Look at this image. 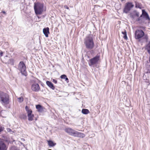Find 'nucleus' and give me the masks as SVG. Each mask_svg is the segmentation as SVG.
Returning a JSON list of instances; mask_svg holds the SVG:
<instances>
[{
    "label": "nucleus",
    "mask_w": 150,
    "mask_h": 150,
    "mask_svg": "<svg viewBox=\"0 0 150 150\" xmlns=\"http://www.w3.org/2000/svg\"><path fill=\"white\" fill-rule=\"evenodd\" d=\"M84 44L86 48L88 50L92 49L94 46V44L92 37L88 36L84 40Z\"/></svg>",
    "instance_id": "1"
},
{
    "label": "nucleus",
    "mask_w": 150,
    "mask_h": 150,
    "mask_svg": "<svg viewBox=\"0 0 150 150\" xmlns=\"http://www.w3.org/2000/svg\"><path fill=\"white\" fill-rule=\"evenodd\" d=\"M0 101L3 104L9 103V96L6 93L0 91Z\"/></svg>",
    "instance_id": "2"
},
{
    "label": "nucleus",
    "mask_w": 150,
    "mask_h": 150,
    "mask_svg": "<svg viewBox=\"0 0 150 150\" xmlns=\"http://www.w3.org/2000/svg\"><path fill=\"white\" fill-rule=\"evenodd\" d=\"M43 4L40 3H34V9L36 14H40L43 11Z\"/></svg>",
    "instance_id": "3"
},
{
    "label": "nucleus",
    "mask_w": 150,
    "mask_h": 150,
    "mask_svg": "<svg viewBox=\"0 0 150 150\" xmlns=\"http://www.w3.org/2000/svg\"><path fill=\"white\" fill-rule=\"evenodd\" d=\"M18 69L22 74L25 76L27 75L26 66L23 62L21 61L20 62L18 65Z\"/></svg>",
    "instance_id": "4"
},
{
    "label": "nucleus",
    "mask_w": 150,
    "mask_h": 150,
    "mask_svg": "<svg viewBox=\"0 0 150 150\" xmlns=\"http://www.w3.org/2000/svg\"><path fill=\"white\" fill-rule=\"evenodd\" d=\"M134 5L132 3L128 2L126 3L123 9V12L126 13H128L129 11L133 7Z\"/></svg>",
    "instance_id": "5"
},
{
    "label": "nucleus",
    "mask_w": 150,
    "mask_h": 150,
    "mask_svg": "<svg viewBox=\"0 0 150 150\" xmlns=\"http://www.w3.org/2000/svg\"><path fill=\"white\" fill-rule=\"evenodd\" d=\"M100 59V56L98 55L90 59L88 62L89 65L90 66H92L96 64Z\"/></svg>",
    "instance_id": "6"
},
{
    "label": "nucleus",
    "mask_w": 150,
    "mask_h": 150,
    "mask_svg": "<svg viewBox=\"0 0 150 150\" xmlns=\"http://www.w3.org/2000/svg\"><path fill=\"white\" fill-rule=\"evenodd\" d=\"M135 34L136 39H139L144 36V33L143 30H138L135 31Z\"/></svg>",
    "instance_id": "7"
},
{
    "label": "nucleus",
    "mask_w": 150,
    "mask_h": 150,
    "mask_svg": "<svg viewBox=\"0 0 150 150\" xmlns=\"http://www.w3.org/2000/svg\"><path fill=\"white\" fill-rule=\"evenodd\" d=\"M64 131L69 134L73 135L74 136L76 132V131L69 127L66 128L64 129Z\"/></svg>",
    "instance_id": "8"
},
{
    "label": "nucleus",
    "mask_w": 150,
    "mask_h": 150,
    "mask_svg": "<svg viewBox=\"0 0 150 150\" xmlns=\"http://www.w3.org/2000/svg\"><path fill=\"white\" fill-rule=\"evenodd\" d=\"M32 90L34 92H38L40 90V88L39 84L37 83L33 84L31 87Z\"/></svg>",
    "instance_id": "9"
},
{
    "label": "nucleus",
    "mask_w": 150,
    "mask_h": 150,
    "mask_svg": "<svg viewBox=\"0 0 150 150\" xmlns=\"http://www.w3.org/2000/svg\"><path fill=\"white\" fill-rule=\"evenodd\" d=\"M142 13L141 15L142 16H143L144 18H145L146 20L149 21L150 20V18L148 13L144 9L142 10Z\"/></svg>",
    "instance_id": "10"
},
{
    "label": "nucleus",
    "mask_w": 150,
    "mask_h": 150,
    "mask_svg": "<svg viewBox=\"0 0 150 150\" xmlns=\"http://www.w3.org/2000/svg\"><path fill=\"white\" fill-rule=\"evenodd\" d=\"M32 111L31 110H28V120L29 121H31L33 120L34 115L32 114Z\"/></svg>",
    "instance_id": "11"
},
{
    "label": "nucleus",
    "mask_w": 150,
    "mask_h": 150,
    "mask_svg": "<svg viewBox=\"0 0 150 150\" xmlns=\"http://www.w3.org/2000/svg\"><path fill=\"white\" fill-rule=\"evenodd\" d=\"M7 147L4 142L2 141H0V150H7Z\"/></svg>",
    "instance_id": "12"
},
{
    "label": "nucleus",
    "mask_w": 150,
    "mask_h": 150,
    "mask_svg": "<svg viewBox=\"0 0 150 150\" xmlns=\"http://www.w3.org/2000/svg\"><path fill=\"white\" fill-rule=\"evenodd\" d=\"M75 134L74 135V137L83 138L85 136V134L83 133L79 132L76 131Z\"/></svg>",
    "instance_id": "13"
},
{
    "label": "nucleus",
    "mask_w": 150,
    "mask_h": 150,
    "mask_svg": "<svg viewBox=\"0 0 150 150\" xmlns=\"http://www.w3.org/2000/svg\"><path fill=\"white\" fill-rule=\"evenodd\" d=\"M43 32L45 37H48V34H50L49 29V28L47 27L44 28L43 30Z\"/></svg>",
    "instance_id": "14"
},
{
    "label": "nucleus",
    "mask_w": 150,
    "mask_h": 150,
    "mask_svg": "<svg viewBox=\"0 0 150 150\" xmlns=\"http://www.w3.org/2000/svg\"><path fill=\"white\" fill-rule=\"evenodd\" d=\"M47 85L51 88L54 90L55 87L52 83L50 81H47L46 82Z\"/></svg>",
    "instance_id": "15"
},
{
    "label": "nucleus",
    "mask_w": 150,
    "mask_h": 150,
    "mask_svg": "<svg viewBox=\"0 0 150 150\" xmlns=\"http://www.w3.org/2000/svg\"><path fill=\"white\" fill-rule=\"evenodd\" d=\"M36 107L38 112H42L43 111V108L41 105H36Z\"/></svg>",
    "instance_id": "16"
},
{
    "label": "nucleus",
    "mask_w": 150,
    "mask_h": 150,
    "mask_svg": "<svg viewBox=\"0 0 150 150\" xmlns=\"http://www.w3.org/2000/svg\"><path fill=\"white\" fill-rule=\"evenodd\" d=\"M47 141L48 143V145L50 147H53L56 144V143H54L51 140H48Z\"/></svg>",
    "instance_id": "17"
},
{
    "label": "nucleus",
    "mask_w": 150,
    "mask_h": 150,
    "mask_svg": "<svg viewBox=\"0 0 150 150\" xmlns=\"http://www.w3.org/2000/svg\"><path fill=\"white\" fill-rule=\"evenodd\" d=\"M135 7L136 8L141 9L142 8V5L140 3H139L137 1H135Z\"/></svg>",
    "instance_id": "18"
},
{
    "label": "nucleus",
    "mask_w": 150,
    "mask_h": 150,
    "mask_svg": "<svg viewBox=\"0 0 150 150\" xmlns=\"http://www.w3.org/2000/svg\"><path fill=\"white\" fill-rule=\"evenodd\" d=\"M145 49L147 50L148 52L150 54V42L146 45Z\"/></svg>",
    "instance_id": "19"
},
{
    "label": "nucleus",
    "mask_w": 150,
    "mask_h": 150,
    "mask_svg": "<svg viewBox=\"0 0 150 150\" xmlns=\"http://www.w3.org/2000/svg\"><path fill=\"white\" fill-rule=\"evenodd\" d=\"M82 112L83 114H87L89 113V111L87 109H83L82 110Z\"/></svg>",
    "instance_id": "20"
},
{
    "label": "nucleus",
    "mask_w": 150,
    "mask_h": 150,
    "mask_svg": "<svg viewBox=\"0 0 150 150\" xmlns=\"http://www.w3.org/2000/svg\"><path fill=\"white\" fill-rule=\"evenodd\" d=\"M60 77L62 79H65V80L67 82L69 81V79L65 75L63 74L61 75Z\"/></svg>",
    "instance_id": "21"
},
{
    "label": "nucleus",
    "mask_w": 150,
    "mask_h": 150,
    "mask_svg": "<svg viewBox=\"0 0 150 150\" xmlns=\"http://www.w3.org/2000/svg\"><path fill=\"white\" fill-rule=\"evenodd\" d=\"M18 99L19 100L18 101L20 102H22L23 100V99L22 97H21L18 98Z\"/></svg>",
    "instance_id": "22"
},
{
    "label": "nucleus",
    "mask_w": 150,
    "mask_h": 150,
    "mask_svg": "<svg viewBox=\"0 0 150 150\" xmlns=\"http://www.w3.org/2000/svg\"><path fill=\"white\" fill-rule=\"evenodd\" d=\"M142 15H141L140 16V17L139 18H138L137 19V21H142Z\"/></svg>",
    "instance_id": "23"
},
{
    "label": "nucleus",
    "mask_w": 150,
    "mask_h": 150,
    "mask_svg": "<svg viewBox=\"0 0 150 150\" xmlns=\"http://www.w3.org/2000/svg\"><path fill=\"white\" fill-rule=\"evenodd\" d=\"M10 150H18V149L17 148L16 146H12L11 147Z\"/></svg>",
    "instance_id": "24"
},
{
    "label": "nucleus",
    "mask_w": 150,
    "mask_h": 150,
    "mask_svg": "<svg viewBox=\"0 0 150 150\" xmlns=\"http://www.w3.org/2000/svg\"><path fill=\"white\" fill-rule=\"evenodd\" d=\"M125 33V34L123 36V38L125 40H127V34L126 33Z\"/></svg>",
    "instance_id": "25"
},
{
    "label": "nucleus",
    "mask_w": 150,
    "mask_h": 150,
    "mask_svg": "<svg viewBox=\"0 0 150 150\" xmlns=\"http://www.w3.org/2000/svg\"><path fill=\"white\" fill-rule=\"evenodd\" d=\"M135 15L137 17H138L139 16V12L136 11L135 13Z\"/></svg>",
    "instance_id": "26"
},
{
    "label": "nucleus",
    "mask_w": 150,
    "mask_h": 150,
    "mask_svg": "<svg viewBox=\"0 0 150 150\" xmlns=\"http://www.w3.org/2000/svg\"><path fill=\"white\" fill-rule=\"evenodd\" d=\"M26 116L25 115H23L21 116V117L23 119H25L26 118Z\"/></svg>",
    "instance_id": "27"
},
{
    "label": "nucleus",
    "mask_w": 150,
    "mask_h": 150,
    "mask_svg": "<svg viewBox=\"0 0 150 150\" xmlns=\"http://www.w3.org/2000/svg\"><path fill=\"white\" fill-rule=\"evenodd\" d=\"M52 81L54 83H57V81L54 79H53Z\"/></svg>",
    "instance_id": "28"
},
{
    "label": "nucleus",
    "mask_w": 150,
    "mask_h": 150,
    "mask_svg": "<svg viewBox=\"0 0 150 150\" xmlns=\"http://www.w3.org/2000/svg\"><path fill=\"white\" fill-rule=\"evenodd\" d=\"M7 130L8 132H11V129L9 128H8L7 129Z\"/></svg>",
    "instance_id": "29"
},
{
    "label": "nucleus",
    "mask_w": 150,
    "mask_h": 150,
    "mask_svg": "<svg viewBox=\"0 0 150 150\" xmlns=\"http://www.w3.org/2000/svg\"><path fill=\"white\" fill-rule=\"evenodd\" d=\"M25 109L27 111V112H28V110H29L28 109V108L27 106H26L25 107Z\"/></svg>",
    "instance_id": "30"
},
{
    "label": "nucleus",
    "mask_w": 150,
    "mask_h": 150,
    "mask_svg": "<svg viewBox=\"0 0 150 150\" xmlns=\"http://www.w3.org/2000/svg\"><path fill=\"white\" fill-rule=\"evenodd\" d=\"M125 33H127V32H126L125 30L124 31H122V33L123 35H125Z\"/></svg>",
    "instance_id": "31"
},
{
    "label": "nucleus",
    "mask_w": 150,
    "mask_h": 150,
    "mask_svg": "<svg viewBox=\"0 0 150 150\" xmlns=\"http://www.w3.org/2000/svg\"><path fill=\"white\" fill-rule=\"evenodd\" d=\"M145 38L147 40L148 39V37L147 35H145Z\"/></svg>",
    "instance_id": "32"
},
{
    "label": "nucleus",
    "mask_w": 150,
    "mask_h": 150,
    "mask_svg": "<svg viewBox=\"0 0 150 150\" xmlns=\"http://www.w3.org/2000/svg\"><path fill=\"white\" fill-rule=\"evenodd\" d=\"M64 7L66 9H69V8L67 6H64Z\"/></svg>",
    "instance_id": "33"
},
{
    "label": "nucleus",
    "mask_w": 150,
    "mask_h": 150,
    "mask_svg": "<svg viewBox=\"0 0 150 150\" xmlns=\"http://www.w3.org/2000/svg\"><path fill=\"white\" fill-rule=\"evenodd\" d=\"M21 1L22 3H24L25 1V0H21Z\"/></svg>",
    "instance_id": "34"
},
{
    "label": "nucleus",
    "mask_w": 150,
    "mask_h": 150,
    "mask_svg": "<svg viewBox=\"0 0 150 150\" xmlns=\"http://www.w3.org/2000/svg\"><path fill=\"white\" fill-rule=\"evenodd\" d=\"M3 54V53L2 52H1L0 53V55L1 56H2Z\"/></svg>",
    "instance_id": "35"
},
{
    "label": "nucleus",
    "mask_w": 150,
    "mask_h": 150,
    "mask_svg": "<svg viewBox=\"0 0 150 150\" xmlns=\"http://www.w3.org/2000/svg\"><path fill=\"white\" fill-rule=\"evenodd\" d=\"M2 12L4 13H6V12L4 11H3Z\"/></svg>",
    "instance_id": "36"
},
{
    "label": "nucleus",
    "mask_w": 150,
    "mask_h": 150,
    "mask_svg": "<svg viewBox=\"0 0 150 150\" xmlns=\"http://www.w3.org/2000/svg\"><path fill=\"white\" fill-rule=\"evenodd\" d=\"M149 62H150V57H149Z\"/></svg>",
    "instance_id": "37"
},
{
    "label": "nucleus",
    "mask_w": 150,
    "mask_h": 150,
    "mask_svg": "<svg viewBox=\"0 0 150 150\" xmlns=\"http://www.w3.org/2000/svg\"><path fill=\"white\" fill-rule=\"evenodd\" d=\"M48 150H52L51 149H49Z\"/></svg>",
    "instance_id": "38"
}]
</instances>
